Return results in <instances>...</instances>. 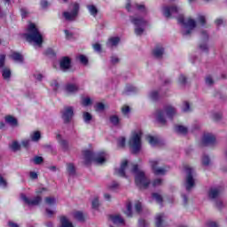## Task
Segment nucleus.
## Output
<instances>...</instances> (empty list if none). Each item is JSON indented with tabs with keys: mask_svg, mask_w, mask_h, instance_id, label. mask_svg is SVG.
<instances>
[{
	"mask_svg": "<svg viewBox=\"0 0 227 227\" xmlns=\"http://www.w3.org/2000/svg\"><path fill=\"white\" fill-rule=\"evenodd\" d=\"M162 12L164 17L167 19H171V17H177V15H179L177 20L179 24H182V35L184 36H191V35L194 33V29H196V20L191 18L184 20V16H182V12H184V9L181 6H165L163 7Z\"/></svg>",
	"mask_w": 227,
	"mask_h": 227,
	"instance_id": "obj_1",
	"label": "nucleus"
},
{
	"mask_svg": "<svg viewBox=\"0 0 227 227\" xmlns=\"http://www.w3.org/2000/svg\"><path fill=\"white\" fill-rule=\"evenodd\" d=\"M131 173L135 175V183L139 189H146L150 185V179L139 166L133 165Z\"/></svg>",
	"mask_w": 227,
	"mask_h": 227,
	"instance_id": "obj_2",
	"label": "nucleus"
},
{
	"mask_svg": "<svg viewBox=\"0 0 227 227\" xmlns=\"http://www.w3.org/2000/svg\"><path fill=\"white\" fill-rule=\"evenodd\" d=\"M27 33L24 35L27 42H34L35 45L42 47V43H43V35L36 27V25L34 23H30L28 25Z\"/></svg>",
	"mask_w": 227,
	"mask_h": 227,
	"instance_id": "obj_3",
	"label": "nucleus"
},
{
	"mask_svg": "<svg viewBox=\"0 0 227 227\" xmlns=\"http://www.w3.org/2000/svg\"><path fill=\"white\" fill-rule=\"evenodd\" d=\"M176 114V108L171 105L165 106L163 109L156 112V119L161 125H166L168 120H172Z\"/></svg>",
	"mask_w": 227,
	"mask_h": 227,
	"instance_id": "obj_4",
	"label": "nucleus"
},
{
	"mask_svg": "<svg viewBox=\"0 0 227 227\" xmlns=\"http://www.w3.org/2000/svg\"><path fill=\"white\" fill-rule=\"evenodd\" d=\"M186 177L184 182V187L186 191L191 192L192 189H194L196 185V171H194V168L185 166L184 167Z\"/></svg>",
	"mask_w": 227,
	"mask_h": 227,
	"instance_id": "obj_5",
	"label": "nucleus"
},
{
	"mask_svg": "<svg viewBox=\"0 0 227 227\" xmlns=\"http://www.w3.org/2000/svg\"><path fill=\"white\" fill-rule=\"evenodd\" d=\"M129 20L135 25V34L141 36L145 33V27L148 26V21L138 16H130Z\"/></svg>",
	"mask_w": 227,
	"mask_h": 227,
	"instance_id": "obj_6",
	"label": "nucleus"
},
{
	"mask_svg": "<svg viewBox=\"0 0 227 227\" xmlns=\"http://www.w3.org/2000/svg\"><path fill=\"white\" fill-rule=\"evenodd\" d=\"M141 131H135L129 138V145L133 153H137L141 150Z\"/></svg>",
	"mask_w": 227,
	"mask_h": 227,
	"instance_id": "obj_7",
	"label": "nucleus"
},
{
	"mask_svg": "<svg viewBox=\"0 0 227 227\" xmlns=\"http://www.w3.org/2000/svg\"><path fill=\"white\" fill-rule=\"evenodd\" d=\"M79 4L74 3L70 12L67 11L62 13L65 20H68L69 22L75 20V19H77V15H79Z\"/></svg>",
	"mask_w": 227,
	"mask_h": 227,
	"instance_id": "obj_8",
	"label": "nucleus"
},
{
	"mask_svg": "<svg viewBox=\"0 0 227 227\" xmlns=\"http://www.w3.org/2000/svg\"><path fill=\"white\" fill-rule=\"evenodd\" d=\"M150 166L154 173V175H166V167H160L161 163L159 160H151Z\"/></svg>",
	"mask_w": 227,
	"mask_h": 227,
	"instance_id": "obj_9",
	"label": "nucleus"
},
{
	"mask_svg": "<svg viewBox=\"0 0 227 227\" xmlns=\"http://www.w3.org/2000/svg\"><path fill=\"white\" fill-rule=\"evenodd\" d=\"M126 10L128 12H134L135 10H137V12H140V13H143L144 15H146L148 13V9L143 4H135L134 5H132L130 4V3H128L126 4Z\"/></svg>",
	"mask_w": 227,
	"mask_h": 227,
	"instance_id": "obj_10",
	"label": "nucleus"
},
{
	"mask_svg": "<svg viewBox=\"0 0 227 227\" xmlns=\"http://www.w3.org/2000/svg\"><path fill=\"white\" fill-rule=\"evenodd\" d=\"M72 118H74V107L67 106L62 112V119L66 123H70Z\"/></svg>",
	"mask_w": 227,
	"mask_h": 227,
	"instance_id": "obj_11",
	"label": "nucleus"
},
{
	"mask_svg": "<svg viewBox=\"0 0 227 227\" xmlns=\"http://www.w3.org/2000/svg\"><path fill=\"white\" fill-rule=\"evenodd\" d=\"M20 198L22 201H24L27 205L30 206L40 205V203L42 202V197L40 196H36L34 199L29 200L25 194H21Z\"/></svg>",
	"mask_w": 227,
	"mask_h": 227,
	"instance_id": "obj_12",
	"label": "nucleus"
},
{
	"mask_svg": "<svg viewBox=\"0 0 227 227\" xmlns=\"http://www.w3.org/2000/svg\"><path fill=\"white\" fill-rule=\"evenodd\" d=\"M106 160H107V154H106V153H101L96 156L94 155L92 162L97 166H102V164H105Z\"/></svg>",
	"mask_w": 227,
	"mask_h": 227,
	"instance_id": "obj_13",
	"label": "nucleus"
},
{
	"mask_svg": "<svg viewBox=\"0 0 227 227\" xmlns=\"http://www.w3.org/2000/svg\"><path fill=\"white\" fill-rule=\"evenodd\" d=\"M129 161H127V160H123L121 163V167L119 168H115V175H117V176H122L125 177V171L127 169V168H129Z\"/></svg>",
	"mask_w": 227,
	"mask_h": 227,
	"instance_id": "obj_14",
	"label": "nucleus"
},
{
	"mask_svg": "<svg viewBox=\"0 0 227 227\" xmlns=\"http://www.w3.org/2000/svg\"><path fill=\"white\" fill-rule=\"evenodd\" d=\"M59 65L60 70L67 72V70H69L70 67H72V60L68 57H64L60 59Z\"/></svg>",
	"mask_w": 227,
	"mask_h": 227,
	"instance_id": "obj_15",
	"label": "nucleus"
},
{
	"mask_svg": "<svg viewBox=\"0 0 227 227\" xmlns=\"http://www.w3.org/2000/svg\"><path fill=\"white\" fill-rule=\"evenodd\" d=\"M202 144L206 146L210 145H215V136L210 133L205 134L202 138Z\"/></svg>",
	"mask_w": 227,
	"mask_h": 227,
	"instance_id": "obj_16",
	"label": "nucleus"
},
{
	"mask_svg": "<svg viewBox=\"0 0 227 227\" xmlns=\"http://www.w3.org/2000/svg\"><path fill=\"white\" fill-rule=\"evenodd\" d=\"M57 140L63 152H68V150H70V145H68V141L65 138H61V135H57Z\"/></svg>",
	"mask_w": 227,
	"mask_h": 227,
	"instance_id": "obj_17",
	"label": "nucleus"
},
{
	"mask_svg": "<svg viewBox=\"0 0 227 227\" xmlns=\"http://www.w3.org/2000/svg\"><path fill=\"white\" fill-rule=\"evenodd\" d=\"M110 221L114 223L116 226H123L125 224V220L120 215H110Z\"/></svg>",
	"mask_w": 227,
	"mask_h": 227,
	"instance_id": "obj_18",
	"label": "nucleus"
},
{
	"mask_svg": "<svg viewBox=\"0 0 227 227\" xmlns=\"http://www.w3.org/2000/svg\"><path fill=\"white\" fill-rule=\"evenodd\" d=\"M65 91L67 93V95H74V93H77L79 91V86L74 83H67L65 86Z\"/></svg>",
	"mask_w": 227,
	"mask_h": 227,
	"instance_id": "obj_19",
	"label": "nucleus"
},
{
	"mask_svg": "<svg viewBox=\"0 0 227 227\" xmlns=\"http://www.w3.org/2000/svg\"><path fill=\"white\" fill-rule=\"evenodd\" d=\"M83 155V160L85 164H90V162H93V159L95 157V154H93V152L86 150L82 153Z\"/></svg>",
	"mask_w": 227,
	"mask_h": 227,
	"instance_id": "obj_20",
	"label": "nucleus"
},
{
	"mask_svg": "<svg viewBox=\"0 0 227 227\" xmlns=\"http://www.w3.org/2000/svg\"><path fill=\"white\" fill-rule=\"evenodd\" d=\"M165 219H166V215H164V214L160 213L156 215V217H155L156 227H166V223H164Z\"/></svg>",
	"mask_w": 227,
	"mask_h": 227,
	"instance_id": "obj_21",
	"label": "nucleus"
},
{
	"mask_svg": "<svg viewBox=\"0 0 227 227\" xmlns=\"http://www.w3.org/2000/svg\"><path fill=\"white\" fill-rule=\"evenodd\" d=\"M164 55V48L162 46H156L153 50V56L158 59H160Z\"/></svg>",
	"mask_w": 227,
	"mask_h": 227,
	"instance_id": "obj_22",
	"label": "nucleus"
},
{
	"mask_svg": "<svg viewBox=\"0 0 227 227\" xmlns=\"http://www.w3.org/2000/svg\"><path fill=\"white\" fill-rule=\"evenodd\" d=\"M219 194H221V192L217 188H212L209 190L208 196L210 200H215L219 197Z\"/></svg>",
	"mask_w": 227,
	"mask_h": 227,
	"instance_id": "obj_23",
	"label": "nucleus"
},
{
	"mask_svg": "<svg viewBox=\"0 0 227 227\" xmlns=\"http://www.w3.org/2000/svg\"><path fill=\"white\" fill-rule=\"evenodd\" d=\"M12 59H13V61H16V63H23L24 62V57L22 56V54L19 53V52H13L11 55Z\"/></svg>",
	"mask_w": 227,
	"mask_h": 227,
	"instance_id": "obj_24",
	"label": "nucleus"
},
{
	"mask_svg": "<svg viewBox=\"0 0 227 227\" xmlns=\"http://www.w3.org/2000/svg\"><path fill=\"white\" fill-rule=\"evenodd\" d=\"M60 227H74V223H72V222H70V220H68L66 216H62L60 218Z\"/></svg>",
	"mask_w": 227,
	"mask_h": 227,
	"instance_id": "obj_25",
	"label": "nucleus"
},
{
	"mask_svg": "<svg viewBox=\"0 0 227 227\" xmlns=\"http://www.w3.org/2000/svg\"><path fill=\"white\" fill-rule=\"evenodd\" d=\"M42 138V134L40 131H34L30 134V139L31 141H34V143H38L39 139Z\"/></svg>",
	"mask_w": 227,
	"mask_h": 227,
	"instance_id": "obj_26",
	"label": "nucleus"
},
{
	"mask_svg": "<svg viewBox=\"0 0 227 227\" xmlns=\"http://www.w3.org/2000/svg\"><path fill=\"white\" fill-rule=\"evenodd\" d=\"M67 171L70 176H74L75 175V165L73 163L67 164Z\"/></svg>",
	"mask_w": 227,
	"mask_h": 227,
	"instance_id": "obj_27",
	"label": "nucleus"
},
{
	"mask_svg": "<svg viewBox=\"0 0 227 227\" xmlns=\"http://www.w3.org/2000/svg\"><path fill=\"white\" fill-rule=\"evenodd\" d=\"M175 130L176 132H177V134H183V135H185L187 134V132H189V129H187V127L182 126V125L176 126Z\"/></svg>",
	"mask_w": 227,
	"mask_h": 227,
	"instance_id": "obj_28",
	"label": "nucleus"
},
{
	"mask_svg": "<svg viewBox=\"0 0 227 227\" xmlns=\"http://www.w3.org/2000/svg\"><path fill=\"white\" fill-rule=\"evenodd\" d=\"M6 123H9L11 127H17V119L15 117L9 115L5 117Z\"/></svg>",
	"mask_w": 227,
	"mask_h": 227,
	"instance_id": "obj_29",
	"label": "nucleus"
},
{
	"mask_svg": "<svg viewBox=\"0 0 227 227\" xmlns=\"http://www.w3.org/2000/svg\"><path fill=\"white\" fill-rule=\"evenodd\" d=\"M120 43V38L119 37H112L108 40L107 46L108 47H116Z\"/></svg>",
	"mask_w": 227,
	"mask_h": 227,
	"instance_id": "obj_30",
	"label": "nucleus"
},
{
	"mask_svg": "<svg viewBox=\"0 0 227 227\" xmlns=\"http://www.w3.org/2000/svg\"><path fill=\"white\" fill-rule=\"evenodd\" d=\"M125 215L127 217H132V202H128L126 204V210L124 211Z\"/></svg>",
	"mask_w": 227,
	"mask_h": 227,
	"instance_id": "obj_31",
	"label": "nucleus"
},
{
	"mask_svg": "<svg viewBox=\"0 0 227 227\" xmlns=\"http://www.w3.org/2000/svg\"><path fill=\"white\" fill-rule=\"evenodd\" d=\"M87 8L92 17H97V14L98 13V9H97L95 5H88Z\"/></svg>",
	"mask_w": 227,
	"mask_h": 227,
	"instance_id": "obj_32",
	"label": "nucleus"
},
{
	"mask_svg": "<svg viewBox=\"0 0 227 227\" xmlns=\"http://www.w3.org/2000/svg\"><path fill=\"white\" fill-rule=\"evenodd\" d=\"M2 75L4 79L8 80L10 79V77H12V71L10 70V68L5 67L3 69Z\"/></svg>",
	"mask_w": 227,
	"mask_h": 227,
	"instance_id": "obj_33",
	"label": "nucleus"
},
{
	"mask_svg": "<svg viewBox=\"0 0 227 227\" xmlns=\"http://www.w3.org/2000/svg\"><path fill=\"white\" fill-rule=\"evenodd\" d=\"M146 141H148L149 144L152 145V146H155L159 143V140L155 137L147 136Z\"/></svg>",
	"mask_w": 227,
	"mask_h": 227,
	"instance_id": "obj_34",
	"label": "nucleus"
},
{
	"mask_svg": "<svg viewBox=\"0 0 227 227\" xmlns=\"http://www.w3.org/2000/svg\"><path fill=\"white\" fill-rule=\"evenodd\" d=\"M44 201L46 205H49L50 207H52V205H56V198L54 197H46L44 199Z\"/></svg>",
	"mask_w": 227,
	"mask_h": 227,
	"instance_id": "obj_35",
	"label": "nucleus"
},
{
	"mask_svg": "<svg viewBox=\"0 0 227 227\" xmlns=\"http://www.w3.org/2000/svg\"><path fill=\"white\" fill-rule=\"evenodd\" d=\"M178 84L180 86H185V84H187V77L184 74H181L179 77H178Z\"/></svg>",
	"mask_w": 227,
	"mask_h": 227,
	"instance_id": "obj_36",
	"label": "nucleus"
},
{
	"mask_svg": "<svg viewBox=\"0 0 227 227\" xmlns=\"http://www.w3.org/2000/svg\"><path fill=\"white\" fill-rule=\"evenodd\" d=\"M110 121L113 125H119L120 124V117H118V115H112V116H110Z\"/></svg>",
	"mask_w": 227,
	"mask_h": 227,
	"instance_id": "obj_37",
	"label": "nucleus"
},
{
	"mask_svg": "<svg viewBox=\"0 0 227 227\" xmlns=\"http://www.w3.org/2000/svg\"><path fill=\"white\" fill-rule=\"evenodd\" d=\"M74 219H77V221H84V214L81 211H77L74 214Z\"/></svg>",
	"mask_w": 227,
	"mask_h": 227,
	"instance_id": "obj_38",
	"label": "nucleus"
},
{
	"mask_svg": "<svg viewBox=\"0 0 227 227\" xmlns=\"http://www.w3.org/2000/svg\"><path fill=\"white\" fill-rule=\"evenodd\" d=\"M92 118L93 117L91 116V114L88 112L83 113V121H85V123H90Z\"/></svg>",
	"mask_w": 227,
	"mask_h": 227,
	"instance_id": "obj_39",
	"label": "nucleus"
},
{
	"mask_svg": "<svg viewBox=\"0 0 227 227\" xmlns=\"http://www.w3.org/2000/svg\"><path fill=\"white\" fill-rule=\"evenodd\" d=\"M182 111L184 113H190V111H191V105H189V102H184L183 103Z\"/></svg>",
	"mask_w": 227,
	"mask_h": 227,
	"instance_id": "obj_40",
	"label": "nucleus"
},
{
	"mask_svg": "<svg viewBox=\"0 0 227 227\" xmlns=\"http://www.w3.org/2000/svg\"><path fill=\"white\" fill-rule=\"evenodd\" d=\"M78 59L82 65H88V57L84 55L78 56Z\"/></svg>",
	"mask_w": 227,
	"mask_h": 227,
	"instance_id": "obj_41",
	"label": "nucleus"
},
{
	"mask_svg": "<svg viewBox=\"0 0 227 227\" xmlns=\"http://www.w3.org/2000/svg\"><path fill=\"white\" fill-rule=\"evenodd\" d=\"M202 164H203V166H209L210 165V158L207 155H204L202 157Z\"/></svg>",
	"mask_w": 227,
	"mask_h": 227,
	"instance_id": "obj_42",
	"label": "nucleus"
},
{
	"mask_svg": "<svg viewBox=\"0 0 227 227\" xmlns=\"http://www.w3.org/2000/svg\"><path fill=\"white\" fill-rule=\"evenodd\" d=\"M119 185L120 184L117 182L114 181L108 184V189H110V191H114L115 189H118Z\"/></svg>",
	"mask_w": 227,
	"mask_h": 227,
	"instance_id": "obj_43",
	"label": "nucleus"
},
{
	"mask_svg": "<svg viewBox=\"0 0 227 227\" xmlns=\"http://www.w3.org/2000/svg\"><path fill=\"white\" fill-rule=\"evenodd\" d=\"M125 137H121L118 139V146L119 148H125Z\"/></svg>",
	"mask_w": 227,
	"mask_h": 227,
	"instance_id": "obj_44",
	"label": "nucleus"
},
{
	"mask_svg": "<svg viewBox=\"0 0 227 227\" xmlns=\"http://www.w3.org/2000/svg\"><path fill=\"white\" fill-rule=\"evenodd\" d=\"M11 148L13 150V152H17L20 150V145L18 142H13L11 145Z\"/></svg>",
	"mask_w": 227,
	"mask_h": 227,
	"instance_id": "obj_45",
	"label": "nucleus"
},
{
	"mask_svg": "<svg viewBox=\"0 0 227 227\" xmlns=\"http://www.w3.org/2000/svg\"><path fill=\"white\" fill-rule=\"evenodd\" d=\"M153 198L157 201V203H162V196L159 193H153Z\"/></svg>",
	"mask_w": 227,
	"mask_h": 227,
	"instance_id": "obj_46",
	"label": "nucleus"
},
{
	"mask_svg": "<svg viewBox=\"0 0 227 227\" xmlns=\"http://www.w3.org/2000/svg\"><path fill=\"white\" fill-rule=\"evenodd\" d=\"M150 98L152 100H157L159 98V92L157 90H153L150 93Z\"/></svg>",
	"mask_w": 227,
	"mask_h": 227,
	"instance_id": "obj_47",
	"label": "nucleus"
},
{
	"mask_svg": "<svg viewBox=\"0 0 227 227\" xmlns=\"http://www.w3.org/2000/svg\"><path fill=\"white\" fill-rule=\"evenodd\" d=\"M82 106H84L85 107H87V106H90L91 105V98H84L82 101Z\"/></svg>",
	"mask_w": 227,
	"mask_h": 227,
	"instance_id": "obj_48",
	"label": "nucleus"
},
{
	"mask_svg": "<svg viewBox=\"0 0 227 227\" xmlns=\"http://www.w3.org/2000/svg\"><path fill=\"white\" fill-rule=\"evenodd\" d=\"M104 109H106V106L104 105V103H98L96 105V111L102 112L104 111Z\"/></svg>",
	"mask_w": 227,
	"mask_h": 227,
	"instance_id": "obj_49",
	"label": "nucleus"
},
{
	"mask_svg": "<svg viewBox=\"0 0 227 227\" xmlns=\"http://www.w3.org/2000/svg\"><path fill=\"white\" fill-rule=\"evenodd\" d=\"M121 113H122V114L127 116V114H129V113H130V107L129 106H122Z\"/></svg>",
	"mask_w": 227,
	"mask_h": 227,
	"instance_id": "obj_50",
	"label": "nucleus"
},
{
	"mask_svg": "<svg viewBox=\"0 0 227 227\" xmlns=\"http://www.w3.org/2000/svg\"><path fill=\"white\" fill-rule=\"evenodd\" d=\"M206 84L207 86H212L214 84V79L212 78V76L208 75L206 77Z\"/></svg>",
	"mask_w": 227,
	"mask_h": 227,
	"instance_id": "obj_51",
	"label": "nucleus"
},
{
	"mask_svg": "<svg viewBox=\"0 0 227 227\" xmlns=\"http://www.w3.org/2000/svg\"><path fill=\"white\" fill-rule=\"evenodd\" d=\"M100 205V202L98 200V198H95L93 200H92V208H98Z\"/></svg>",
	"mask_w": 227,
	"mask_h": 227,
	"instance_id": "obj_52",
	"label": "nucleus"
},
{
	"mask_svg": "<svg viewBox=\"0 0 227 227\" xmlns=\"http://www.w3.org/2000/svg\"><path fill=\"white\" fill-rule=\"evenodd\" d=\"M153 187H159V185H162V179H156L152 184Z\"/></svg>",
	"mask_w": 227,
	"mask_h": 227,
	"instance_id": "obj_53",
	"label": "nucleus"
},
{
	"mask_svg": "<svg viewBox=\"0 0 227 227\" xmlns=\"http://www.w3.org/2000/svg\"><path fill=\"white\" fill-rule=\"evenodd\" d=\"M34 162H35V164H42V163L43 162V158L41 157V156H35V157L34 158Z\"/></svg>",
	"mask_w": 227,
	"mask_h": 227,
	"instance_id": "obj_54",
	"label": "nucleus"
},
{
	"mask_svg": "<svg viewBox=\"0 0 227 227\" xmlns=\"http://www.w3.org/2000/svg\"><path fill=\"white\" fill-rule=\"evenodd\" d=\"M126 91H127L128 93L136 92V91H137V88H136V87H134V86H132V85H129V86H128V87L126 88Z\"/></svg>",
	"mask_w": 227,
	"mask_h": 227,
	"instance_id": "obj_55",
	"label": "nucleus"
},
{
	"mask_svg": "<svg viewBox=\"0 0 227 227\" xmlns=\"http://www.w3.org/2000/svg\"><path fill=\"white\" fill-rule=\"evenodd\" d=\"M21 145L22 146H24V148H29V145H31V140L29 139L23 140L21 142Z\"/></svg>",
	"mask_w": 227,
	"mask_h": 227,
	"instance_id": "obj_56",
	"label": "nucleus"
},
{
	"mask_svg": "<svg viewBox=\"0 0 227 227\" xmlns=\"http://www.w3.org/2000/svg\"><path fill=\"white\" fill-rule=\"evenodd\" d=\"M5 59H6L5 55H0V68H3V67H4Z\"/></svg>",
	"mask_w": 227,
	"mask_h": 227,
	"instance_id": "obj_57",
	"label": "nucleus"
},
{
	"mask_svg": "<svg viewBox=\"0 0 227 227\" xmlns=\"http://www.w3.org/2000/svg\"><path fill=\"white\" fill-rule=\"evenodd\" d=\"M93 49L96 51V52H100L102 51V46L100 43H95L93 44Z\"/></svg>",
	"mask_w": 227,
	"mask_h": 227,
	"instance_id": "obj_58",
	"label": "nucleus"
},
{
	"mask_svg": "<svg viewBox=\"0 0 227 227\" xmlns=\"http://www.w3.org/2000/svg\"><path fill=\"white\" fill-rule=\"evenodd\" d=\"M104 198L106 201H113V195L110 193H104Z\"/></svg>",
	"mask_w": 227,
	"mask_h": 227,
	"instance_id": "obj_59",
	"label": "nucleus"
},
{
	"mask_svg": "<svg viewBox=\"0 0 227 227\" xmlns=\"http://www.w3.org/2000/svg\"><path fill=\"white\" fill-rule=\"evenodd\" d=\"M216 26H223L224 24V20L218 18L215 20Z\"/></svg>",
	"mask_w": 227,
	"mask_h": 227,
	"instance_id": "obj_60",
	"label": "nucleus"
},
{
	"mask_svg": "<svg viewBox=\"0 0 227 227\" xmlns=\"http://www.w3.org/2000/svg\"><path fill=\"white\" fill-rule=\"evenodd\" d=\"M198 20L202 26H205V22H207L205 16H199Z\"/></svg>",
	"mask_w": 227,
	"mask_h": 227,
	"instance_id": "obj_61",
	"label": "nucleus"
},
{
	"mask_svg": "<svg viewBox=\"0 0 227 227\" xmlns=\"http://www.w3.org/2000/svg\"><path fill=\"white\" fill-rule=\"evenodd\" d=\"M148 223L145 220H139L138 221V227H147Z\"/></svg>",
	"mask_w": 227,
	"mask_h": 227,
	"instance_id": "obj_62",
	"label": "nucleus"
},
{
	"mask_svg": "<svg viewBox=\"0 0 227 227\" xmlns=\"http://www.w3.org/2000/svg\"><path fill=\"white\" fill-rule=\"evenodd\" d=\"M141 208H142L141 202H137L135 204L136 212H137V213L141 212Z\"/></svg>",
	"mask_w": 227,
	"mask_h": 227,
	"instance_id": "obj_63",
	"label": "nucleus"
},
{
	"mask_svg": "<svg viewBox=\"0 0 227 227\" xmlns=\"http://www.w3.org/2000/svg\"><path fill=\"white\" fill-rule=\"evenodd\" d=\"M207 227H219V225H218L217 223H215V222H208V223H207Z\"/></svg>",
	"mask_w": 227,
	"mask_h": 227,
	"instance_id": "obj_64",
	"label": "nucleus"
}]
</instances>
